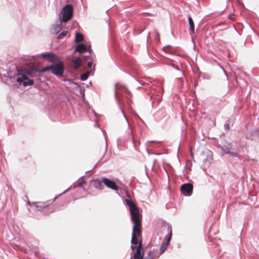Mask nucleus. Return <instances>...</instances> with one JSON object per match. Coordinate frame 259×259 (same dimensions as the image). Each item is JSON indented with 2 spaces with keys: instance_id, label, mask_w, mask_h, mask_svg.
I'll use <instances>...</instances> for the list:
<instances>
[{
  "instance_id": "f257e3e1",
  "label": "nucleus",
  "mask_w": 259,
  "mask_h": 259,
  "mask_svg": "<svg viewBox=\"0 0 259 259\" xmlns=\"http://www.w3.org/2000/svg\"><path fill=\"white\" fill-rule=\"evenodd\" d=\"M93 54L91 44L85 41L82 34V67L87 63L88 69H90L85 73H82V81L86 80L89 75L94 74L95 65H93V62L95 57Z\"/></svg>"
},
{
  "instance_id": "f03ea898",
  "label": "nucleus",
  "mask_w": 259,
  "mask_h": 259,
  "mask_svg": "<svg viewBox=\"0 0 259 259\" xmlns=\"http://www.w3.org/2000/svg\"><path fill=\"white\" fill-rule=\"evenodd\" d=\"M49 70H51L52 72L56 75H62L64 72L63 63L62 62H59L54 65L44 67L39 70H38L35 66L31 65L27 70H26V72L28 74H31L37 71L45 72Z\"/></svg>"
},
{
  "instance_id": "7ed1b4c3",
  "label": "nucleus",
  "mask_w": 259,
  "mask_h": 259,
  "mask_svg": "<svg viewBox=\"0 0 259 259\" xmlns=\"http://www.w3.org/2000/svg\"><path fill=\"white\" fill-rule=\"evenodd\" d=\"M127 196L129 199H126L125 202L128 205L131 215V221L134 225L133 228H141L142 225L140 220V212L138 207L131 200V196L127 194Z\"/></svg>"
},
{
  "instance_id": "20e7f679",
  "label": "nucleus",
  "mask_w": 259,
  "mask_h": 259,
  "mask_svg": "<svg viewBox=\"0 0 259 259\" xmlns=\"http://www.w3.org/2000/svg\"><path fill=\"white\" fill-rule=\"evenodd\" d=\"M73 15V7L71 5H65L59 16L60 22L66 23L70 20Z\"/></svg>"
},
{
  "instance_id": "39448f33",
  "label": "nucleus",
  "mask_w": 259,
  "mask_h": 259,
  "mask_svg": "<svg viewBox=\"0 0 259 259\" xmlns=\"http://www.w3.org/2000/svg\"><path fill=\"white\" fill-rule=\"evenodd\" d=\"M123 92L125 93L128 95L131 94V92L126 85L119 83H115L114 89L115 97L119 103H120L119 97L122 95Z\"/></svg>"
},
{
  "instance_id": "423d86ee",
  "label": "nucleus",
  "mask_w": 259,
  "mask_h": 259,
  "mask_svg": "<svg viewBox=\"0 0 259 259\" xmlns=\"http://www.w3.org/2000/svg\"><path fill=\"white\" fill-rule=\"evenodd\" d=\"M81 44H79L76 47L74 52L73 58L72 59V66L73 68L77 69L81 64Z\"/></svg>"
},
{
  "instance_id": "0eeeda50",
  "label": "nucleus",
  "mask_w": 259,
  "mask_h": 259,
  "mask_svg": "<svg viewBox=\"0 0 259 259\" xmlns=\"http://www.w3.org/2000/svg\"><path fill=\"white\" fill-rule=\"evenodd\" d=\"M95 181L97 182L99 185L103 183L106 187L112 190H117L118 189V187L116 183L114 181H111L108 178H104L102 179H97Z\"/></svg>"
},
{
  "instance_id": "6e6552de",
  "label": "nucleus",
  "mask_w": 259,
  "mask_h": 259,
  "mask_svg": "<svg viewBox=\"0 0 259 259\" xmlns=\"http://www.w3.org/2000/svg\"><path fill=\"white\" fill-rule=\"evenodd\" d=\"M193 186L191 183H185L181 187V192L182 194L186 196H190L193 192Z\"/></svg>"
},
{
  "instance_id": "1a4fd4ad",
  "label": "nucleus",
  "mask_w": 259,
  "mask_h": 259,
  "mask_svg": "<svg viewBox=\"0 0 259 259\" xmlns=\"http://www.w3.org/2000/svg\"><path fill=\"white\" fill-rule=\"evenodd\" d=\"M141 228H133L131 244L137 245L138 243V238H141Z\"/></svg>"
},
{
  "instance_id": "9d476101",
  "label": "nucleus",
  "mask_w": 259,
  "mask_h": 259,
  "mask_svg": "<svg viewBox=\"0 0 259 259\" xmlns=\"http://www.w3.org/2000/svg\"><path fill=\"white\" fill-rule=\"evenodd\" d=\"M144 254V248L142 247V241L141 239L137 247L136 251L134 254V259H143Z\"/></svg>"
},
{
  "instance_id": "9b49d317",
  "label": "nucleus",
  "mask_w": 259,
  "mask_h": 259,
  "mask_svg": "<svg viewBox=\"0 0 259 259\" xmlns=\"http://www.w3.org/2000/svg\"><path fill=\"white\" fill-rule=\"evenodd\" d=\"M168 246V245L162 242V243L160 246V252L159 254L154 255V253L156 251V250L155 249H153L152 251L149 252V253L148 254V256H149V257H153L154 256H156V257H158L160 254H162L165 251V250L166 249Z\"/></svg>"
},
{
  "instance_id": "f8f14e48",
  "label": "nucleus",
  "mask_w": 259,
  "mask_h": 259,
  "mask_svg": "<svg viewBox=\"0 0 259 259\" xmlns=\"http://www.w3.org/2000/svg\"><path fill=\"white\" fill-rule=\"evenodd\" d=\"M41 56L42 58L46 59L51 62H54L56 60V55L54 53H42V54H41Z\"/></svg>"
},
{
  "instance_id": "ddd939ff",
  "label": "nucleus",
  "mask_w": 259,
  "mask_h": 259,
  "mask_svg": "<svg viewBox=\"0 0 259 259\" xmlns=\"http://www.w3.org/2000/svg\"><path fill=\"white\" fill-rule=\"evenodd\" d=\"M57 197H55V198L52 200H50L46 202H37L36 204V207L40 208H44L49 206L50 204H51L54 201H55Z\"/></svg>"
},
{
  "instance_id": "4468645a",
  "label": "nucleus",
  "mask_w": 259,
  "mask_h": 259,
  "mask_svg": "<svg viewBox=\"0 0 259 259\" xmlns=\"http://www.w3.org/2000/svg\"><path fill=\"white\" fill-rule=\"evenodd\" d=\"M188 22L190 25L189 33L192 36L195 34V27L193 19L191 16L188 17Z\"/></svg>"
},
{
  "instance_id": "2eb2a0df",
  "label": "nucleus",
  "mask_w": 259,
  "mask_h": 259,
  "mask_svg": "<svg viewBox=\"0 0 259 259\" xmlns=\"http://www.w3.org/2000/svg\"><path fill=\"white\" fill-rule=\"evenodd\" d=\"M171 235H172V230H171V229H170L169 233H168V234L166 236L163 242L168 245L169 243L170 242V241L171 240Z\"/></svg>"
},
{
  "instance_id": "dca6fc26",
  "label": "nucleus",
  "mask_w": 259,
  "mask_h": 259,
  "mask_svg": "<svg viewBox=\"0 0 259 259\" xmlns=\"http://www.w3.org/2000/svg\"><path fill=\"white\" fill-rule=\"evenodd\" d=\"M171 235H172V230H171V229H170L169 233H168V234L166 236L163 242L168 245L169 243L170 242V241L171 240Z\"/></svg>"
},
{
  "instance_id": "f3484780",
  "label": "nucleus",
  "mask_w": 259,
  "mask_h": 259,
  "mask_svg": "<svg viewBox=\"0 0 259 259\" xmlns=\"http://www.w3.org/2000/svg\"><path fill=\"white\" fill-rule=\"evenodd\" d=\"M229 147H226L225 148L224 147H221V151L223 154H228L230 153V150L232 149V146L231 144H229Z\"/></svg>"
},
{
  "instance_id": "a211bd4d",
  "label": "nucleus",
  "mask_w": 259,
  "mask_h": 259,
  "mask_svg": "<svg viewBox=\"0 0 259 259\" xmlns=\"http://www.w3.org/2000/svg\"><path fill=\"white\" fill-rule=\"evenodd\" d=\"M27 79V77L26 75H23L22 76V77H17V81L19 82L20 83H21L22 82H23V81L26 80V79Z\"/></svg>"
},
{
  "instance_id": "6ab92c4d",
  "label": "nucleus",
  "mask_w": 259,
  "mask_h": 259,
  "mask_svg": "<svg viewBox=\"0 0 259 259\" xmlns=\"http://www.w3.org/2000/svg\"><path fill=\"white\" fill-rule=\"evenodd\" d=\"M28 81H26V80L23 81V85L24 86H26L27 85H31L33 84V81L32 79H27Z\"/></svg>"
},
{
  "instance_id": "aec40b11",
  "label": "nucleus",
  "mask_w": 259,
  "mask_h": 259,
  "mask_svg": "<svg viewBox=\"0 0 259 259\" xmlns=\"http://www.w3.org/2000/svg\"><path fill=\"white\" fill-rule=\"evenodd\" d=\"M75 41L76 42H81V33L78 32L76 33Z\"/></svg>"
},
{
  "instance_id": "412c9836",
  "label": "nucleus",
  "mask_w": 259,
  "mask_h": 259,
  "mask_svg": "<svg viewBox=\"0 0 259 259\" xmlns=\"http://www.w3.org/2000/svg\"><path fill=\"white\" fill-rule=\"evenodd\" d=\"M68 33L67 31H64L59 34L58 36V39H62L63 37L65 36Z\"/></svg>"
},
{
  "instance_id": "4be33fe9",
  "label": "nucleus",
  "mask_w": 259,
  "mask_h": 259,
  "mask_svg": "<svg viewBox=\"0 0 259 259\" xmlns=\"http://www.w3.org/2000/svg\"><path fill=\"white\" fill-rule=\"evenodd\" d=\"M81 97H82V106L83 105H84V106L88 105V103L87 102H86L85 99H84V94L82 92Z\"/></svg>"
},
{
  "instance_id": "5701e85b",
  "label": "nucleus",
  "mask_w": 259,
  "mask_h": 259,
  "mask_svg": "<svg viewBox=\"0 0 259 259\" xmlns=\"http://www.w3.org/2000/svg\"><path fill=\"white\" fill-rule=\"evenodd\" d=\"M121 112H122V114H123V115L124 117H125V119H126V121H127V122H128V121H127V118H126V116H125V115L124 112V111H123V109L122 108H121ZM127 124H128V126H130V124H129V123H128V122H127Z\"/></svg>"
},
{
  "instance_id": "b1692460",
  "label": "nucleus",
  "mask_w": 259,
  "mask_h": 259,
  "mask_svg": "<svg viewBox=\"0 0 259 259\" xmlns=\"http://www.w3.org/2000/svg\"><path fill=\"white\" fill-rule=\"evenodd\" d=\"M229 127H230V126H229V124L228 123H226V124H225V125H224V128H225V129L226 130H229Z\"/></svg>"
},
{
  "instance_id": "393cba45",
  "label": "nucleus",
  "mask_w": 259,
  "mask_h": 259,
  "mask_svg": "<svg viewBox=\"0 0 259 259\" xmlns=\"http://www.w3.org/2000/svg\"><path fill=\"white\" fill-rule=\"evenodd\" d=\"M255 132L256 133V135L257 136H258V137L259 138V126L257 128V129L256 130V131Z\"/></svg>"
},
{
  "instance_id": "a878e982",
  "label": "nucleus",
  "mask_w": 259,
  "mask_h": 259,
  "mask_svg": "<svg viewBox=\"0 0 259 259\" xmlns=\"http://www.w3.org/2000/svg\"><path fill=\"white\" fill-rule=\"evenodd\" d=\"M136 246L137 245L131 244V249H132V250H134L135 249Z\"/></svg>"
},
{
  "instance_id": "bb28decb",
  "label": "nucleus",
  "mask_w": 259,
  "mask_h": 259,
  "mask_svg": "<svg viewBox=\"0 0 259 259\" xmlns=\"http://www.w3.org/2000/svg\"><path fill=\"white\" fill-rule=\"evenodd\" d=\"M229 154L230 155H232V156H236V153H235L234 152H231V151H230V153Z\"/></svg>"
},
{
  "instance_id": "cd10ccee",
  "label": "nucleus",
  "mask_w": 259,
  "mask_h": 259,
  "mask_svg": "<svg viewBox=\"0 0 259 259\" xmlns=\"http://www.w3.org/2000/svg\"><path fill=\"white\" fill-rule=\"evenodd\" d=\"M84 83H82L81 84V85H82V88H84Z\"/></svg>"
},
{
  "instance_id": "c85d7f7f",
  "label": "nucleus",
  "mask_w": 259,
  "mask_h": 259,
  "mask_svg": "<svg viewBox=\"0 0 259 259\" xmlns=\"http://www.w3.org/2000/svg\"><path fill=\"white\" fill-rule=\"evenodd\" d=\"M35 254L36 256L38 255V253L37 252H35Z\"/></svg>"
},
{
  "instance_id": "c756f323",
  "label": "nucleus",
  "mask_w": 259,
  "mask_h": 259,
  "mask_svg": "<svg viewBox=\"0 0 259 259\" xmlns=\"http://www.w3.org/2000/svg\"><path fill=\"white\" fill-rule=\"evenodd\" d=\"M167 47H164L163 48V49L165 51Z\"/></svg>"
},
{
  "instance_id": "7c9ffc66",
  "label": "nucleus",
  "mask_w": 259,
  "mask_h": 259,
  "mask_svg": "<svg viewBox=\"0 0 259 259\" xmlns=\"http://www.w3.org/2000/svg\"><path fill=\"white\" fill-rule=\"evenodd\" d=\"M229 144H230V143H228V144H227V147H230V146H229Z\"/></svg>"
},
{
  "instance_id": "2f4dec72",
  "label": "nucleus",
  "mask_w": 259,
  "mask_h": 259,
  "mask_svg": "<svg viewBox=\"0 0 259 259\" xmlns=\"http://www.w3.org/2000/svg\"><path fill=\"white\" fill-rule=\"evenodd\" d=\"M92 111L94 113H95V111H94V110H92Z\"/></svg>"
},
{
  "instance_id": "473e14b6",
  "label": "nucleus",
  "mask_w": 259,
  "mask_h": 259,
  "mask_svg": "<svg viewBox=\"0 0 259 259\" xmlns=\"http://www.w3.org/2000/svg\"><path fill=\"white\" fill-rule=\"evenodd\" d=\"M81 184H82V185H83V181L82 180V182H81Z\"/></svg>"
},
{
  "instance_id": "72a5a7b5",
  "label": "nucleus",
  "mask_w": 259,
  "mask_h": 259,
  "mask_svg": "<svg viewBox=\"0 0 259 259\" xmlns=\"http://www.w3.org/2000/svg\"><path fill=\"white\" fill-rule=\"evenodd\" d=\"M95 125H97L98 126V124L96 123L95 124Z\"/></svg>"
},
{
  "instance_id": "f704fd0d",
  "label": "nucleus",
  "mask_w": 259,
  "mask_h": 259,
  "mask_svg": "<svg viewBox=\"0 0 259 259\" xmlns=\"http://www.w3.org/2000/svg\"><path fill=\"white\" fill-rule=\"evenodd\" d=\"M61 30V28L59 27V30Z\"/></svg>"
}]
</instances>
